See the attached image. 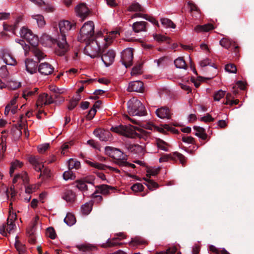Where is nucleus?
Listing matches in <instances>:
<instances>
[{
	"label": "nucleus",
	"mask_w": 254,
	"mask_h": 254,
	"mask_svg": "<svg viewBox=\"0 0 254 254\" xmlns=\"http://www.w3.org/2000/svg\"><path fill=\"white\" fill-rule=\"evenodd\" d=\"M220 45L225 49H229V48L232 45V42L227 38H222L220 41Z\"/></svg>",
	"instance_id": "e433bc0d"
},
{
	"label": "nucleus",
	"mask_w": 254,
	"mask_h": 254,
	"mask_svg": "<svg viewBox=\"0 0 254 254\" xmlns=\"http://www.w3.org/2000/svg\"><path fill=\"white\" fill-rule=\"evenodd\" d=\"M200 65L201 67H204L208 65H209L211 66L214 67V64H211L210 60L208 59H206L201 61L200 63Z\"/></svg>",
	"instance_id": "4d7b16f0"
},
{
	"label": "nucleus",
	"mask_w": 254,
	"mask_h": 254,
	"mask_svg": "<svg viewBox=\"0 0 254 254\" xmlns=\"http://www.w3.org/2000/svg\"><path fill=\"white\" fill-rule=\"evenodd\" d=\"M95 179V177L94 176H89L84 179L83 180L85 181L86 184L88 183L93 184Z\"/></svg>",
	"instance_id": "338daca9"
},
{
	"label": "nucleus",
	"mask_w": 254,
	"mask_h": 254,
	"mask_svg": "<svg viewBox=\"0 0 254 254\" xmlns=\"http://www.w3.org/2000/svg\"><path fill=\"white\" fill-rule=\"evenodd\" d=\"M93 134L103 141H107L110 136V132L100 128L95 129L93 131Z\"/></svg>",
	"instance_id": "dca6fc26"
},
{
	"label": "nucleus",
	"mask_w": 254,
	"mask_h": 254,
	"mask_svg": "<svg viewBox=\"0 0 254 254\" xmlns=\"http://www.w3.org/2000/svg\"><path fill=\"white\" fill-rule=\"evenodd\" d=\"M50 147L49 144L46 143L39 145L37 147L38 150L40 153H43L46 151Z\"/></svg>",
	"instance_id": "5fc2aeb1"
},
{
	"label": "nucleus",
	"mask_w": 254,
	"mask_h": 254,
	"mask_svg": "<svg viewBox=\"0 0 254 254\" xmlns=\"http://www.w3.org/2000/svg\"><path fill=\"white\" fill-rule=\"evenodd\" d=\"M86 163L91 167H94L100 170H105L106 168H108V166L104 164L97 162H92L89 160H86Z\"/></svg>",
	"instance_id": "393cba45"
},
{
	"label": "nucleus",
	"mask_w": 254,
	"mask_h": 254,
	"mask_svg": "<svg viewBox=\"0 0 254 254\" xmlns=\"http://www.w3.org/2000/svg\"><path fill=\"white\" fill-rule=\"evenodd\" d=\"M154 38L158 42L165 41L168 44L170 43V38L166 37L164 35L160 34H155L154 35Z\"/></svg>",
	"instance_id": "4c0bfd02"
},
{
	"label": "nucleus",
	"mask_w": 254,
	"mask_h": 254,
	"mask_svg": "<svg viewBox=\"0 0 254 254\" xmlns=\"http://www.w3.org/2000/svg\"><path fill=\"white\" fill-rule=\"evenodd\" d=\"M117 239H118V238H113L112 240H108L106 243L102 244V247L103 248H108L116 246L118 245H122L121 243H118L116 242Z\"/></svg>",
	"instance_id": "72a5a7b5"
},
{
	"label": "nucleus",
	"mask_w": 254,
	"mask_h": 254,
	"mask_svg": "<svg viewBox=\"0 0 254 254\" xmlns=\"http://www.w3.org/2000/svg\"><path fill=\"white\" fill-rule=\"evenodd\" d=\"M182 141L186 143L194 144V138L191 136H184L182 137Z\"/></svg>",
	"instance_id": "13d9d810"
},
{
	"label": "nucleus",
	"mask_w": 254,
	"mask_h": 254,
	"mask_svg": "<svg viewBox=\"0 0 254 254\" xmlns=\"http://www.w3.org/2000/svg\"><path fill=\"white\" fill-rule=\"evenodd\" d=\"M20 34L21 38L25 39L32 46L31 52L40 62L46 55L37 47L39 42L38 36L34 35L30 29L24 27L21 29Z\"/></svg>",
	"instance_id": "f03ea898"
},
{
	"label": "nucleus",
	"mask_w": 254,
	"mask_h": 254,
	"mask_svg": "<svg viewBox=\"0 0 254 254\" xmlns=\"http://www.w3.org/2000/svg\"><path fill=\"white\" fill-rule=\"evenodd\" d=\"M126 147L129 151L136 154H144L145 151L144 146L138 144H126Z\"/></svg>",
	"instance_id": "f3484780"
},
{
	"label": "nucleus",
	"mask_w": 254,
	"mask_h": 254,
	"mask_svg": "<svg viewBox=\"0 0 254 254\" xmlns=\"http://www.w3.org/2000/svg\"><path fill=\"white\" fill-rule=\"evenodd\" d=\"M94 24L89 21L84 24L81 28L78 40L81 42L94 39Z\"/></svg>",
	"instance_id": "20e7f679"
},
{
	"label": "nucleus",
	"mask_w": 254,
	"mask_h": 254,
	"mask_svg": "<svg viewBox=\"0 0 254 254\" xmlns=\"http://www.w3.org/2000/svg\"><path fill=\"white\" fill-rule=\"evenodd\" d=\"M133 58V49L127 48L122 53L121 61L126 68L130 66L132 64Z\"/></svg>",
	"instance_id": "1a4fd4ad"
},
{
	"label": "nucleus",
	"mask_w": 254,
	"mask_h": 254,
	"mask_svg": "<svg viewBox=\"0 0 254 254\" xmlns=\"http://www.w3.org/2000/svg\"><path fill=\"white\" fill-rule=\"evenodd\" d=\"M214 28V26L211 23H207L203 25H198L194 29V31L197 33L201 32H208Z\"/></svg>",
	"instance_id": "4be33fe9"
},
{
	"label": "nucleus",
	"mask_w": 254,
	"mask_h": 254,
	"mask_svg": "<svg viewBox=\"0 0 254 254\" xmlns=\"http://www.w3.org/2000/svg\"><path fill=\"white\" fill-rule=\"evenodd\" d=\"M127 112L130 115L142 116L146 114L145 107L135 98L130 99L127 103Z\"/></svg>",
	"instance_id": "7ed1b4c3"
},
{
	"label": "nucleus",
	"mask_w": 254,
	"mask_h": 254,
	"mask_svg": "<svg viewBox=\"0 0 254 254\" xmlns=\"http://www.w3.org/2000/svg\"><path fill=\"white\" fill-rule=\"evenodd\" d=\"M25 65L26 70L30 73L33 74L37 72V62L32 59H26L25 61Z\"/></svg>",
	"instance_id": "2eb2a0df"
},
{
	"label": "nucleus",
	"mask_w": 254,
	"mask_h": 254,
	"mask_svg": "<svg viewBox=\"0 0 254 254\" xmlns=\"http://www.w3.org/2000/svg\"><path fill=\"white\" fill-rule=\"evenodd\" d=\"M174 64L177 68H184L186 69L187 68V65L184 59L182 57H179L174 61Z\"/></svg>",
	"instance_id": "cd10ccee"
},
{
	"label": "nucleus",
	"mask_w": 254,
	"mask_h": 254,
	"mask_svg": "<svg viewBox=\"0 0 254 254\" xmlns=\"http://www.w3.org/2000/svg\"><path fill=\"white\" fill-rule=\"evenodd\" d=\"M111 130L116 133H120L127 137L134 138L138 136V133L135 131V128L131 125L112 127Z\"/></svg>",
	"instance_id": "0eeeda50"
},
{
	"label": "nucleus",
	"mask_w": 254,
	"mask_h": 254,
	"mask_svg": "<svg viewBox=\"0 0 254 254\" xmlns=\"http://www.w3.org/2000/svg\"><path fill=\"white\" fill-rule=\"evenodd\" d=\"M77 15L84 20L89 14V10L84 3H81L78 5L75 8Z\"/></svg>",
	"instance_id": "ddd939ff"
},
{
	"label": "nucleus",
	"mask_w": 254,
	"mask_h": 254,
	"mask_svg": "<svg viewBox=\"0 0 254 254\" xmlns=\"http://www.w3.org/2000/svg\"><path fill=\"white\" fill-rule=\"evenodd\" d=\"M80 166V163L79 161H76L73 159H70L68 161V168L69 170L73 169H78Z\"/></svg>",
	"instance_id": "473e14b6"
},
{
	"label": "nucleus",
	"mask_w": 254,
	"mask_h": 254,
	"mask_svg": "<svg viewBox=\"0 0 254 254\" xmlns=\"http://www.w3.org/2000/svg\"><path fill=\"white\" fill-rule=\"evenodd\" d=\"M29 162L32 165L34 169L37 172H40L39 178L44 176L48 178L51 177L50 170L47 168H44L43 164H41L39 157L38 156H31L29 158Z\"/></svg>",
	"instance_id": "423d86ee"
},
{
	"label": "nucleus",
	"mask_w": 254,
	"mask_h": 254,
	"mask_svg": "<svg viewBox=\"0 0 254 254\" xmlns=\"http://www.w3.org/2000/svg\"><path fill=\"white\" fill-rule=\"evenodd\" d=\"M141 65H138L133 67L131 71V75H136L140 73Z\"/></svg>",
	"instance_id": "0e129e2a"
},
{
	"label": "nucleus",
	"mask_w": 254,
	"mask_h": 254,
	"mask_svg": "<svg viewBox=\"0 0 254 254\" xmlns=\"http://www.w3.org/2000/svg\"><path fill=\"white\" fill-rule=\"evenodd\" d=\"M161 24L166 27H171L172 28H175L176 27V25L169 19L162 18L161 20Z\"/></svg>",
	"instance_id": "c9c22d12"
},
{
	"label": "nucleus",
	"mask_w": 254,
	"mask_h": 254,
	"mask_svg": "<svg viewBox=\"0 0 254 254\" xmlns=\"http://www.w3.org/2000/svg\"><path fill=\"white\" fill-rule=\"evenodd\" d=\"M214 119L209 114H207L205 116H204L200 118V121H203L204 122H210L214 121Z\"/></svg>",
	"instance_id": "052dcab7"
},
{
	"label": "nucleus",
	"mask_w": 254,
	"mask_h": 254,
	"mask_svg": "<svg viewBox=\"0 0 254 254\" xmlns=\"http://www.w3.org/2000/svg\"><path fill=\"white\" fill-rule=\"evenodd\" d=\"M3 62L8 65H14L16 64L15 59L9 53H5L2 56Z\"/></svg>",
	"instance_id": "b1692460"
},
{
	"label": "nucleus",
	"mask_w": 254,
	"mask_h": 254,
	"mask_svg": "<svg viewBox=\"0 0 254 254\" xmlns=\"http://www.w3.org/2000/svg\"><path fill=\"white\" fill-rule=\"evenodd\" d=\"M15 227V225L12 221L9 222L8 223L7 222L6 224H3L0 227V234L3 236H6V232L10 233Z\"/></svg>",
	"instance_id": "aec40b11"
},
{
	"label": "nucleus",
	"mask_w": 254,
	"mask_h": 254,
	"mask_svg": "<svg viewBox=\"0 0 254 254\" xmlns=\"http://www.w3.org/2000/svg\"><path fill=\"white\" fill-rule=\"evenodd\" d=\"M48 97V94L47 93H43L42 94H41L39 96L37 103L36 104L37 107H39V103H41V107H42L43 105L44 104V102H45L46 100L47 99V97Z\"/></svg>",
	"instance_id": "58836bf2"
},
{
	"label": "nucleus",
	"mask_w": 254,
	"mask_h": 254,
	"mask_svg": "<svg viewBox=\"0 0 254 254\" xmlns=\"http://www.w3.org/2000/svg\"><path fill=\"white\" fill-rule=\"evenodd\" d=\"M112 158L117 160L116 164H118L120 161H126L127 159V156L120 149L114 147Z\"/></svg>",
	"instance_id": "a211bd4d"
},
{
	"label": "nucleus",
	"mask_w": 254,
	"mask_h": 254,
	"mask_svg": "<svg viewBox=\"0 0 254 254\" xmlns=\"http://www.w3.org/2000/svg\"><path fill=\"white\" fill-rule=\"evenodd\" d=\"M38 90V88H35L34 89V91H29V90L25 91L23 92V97L24 98L26 99L27 96H32V95H34L36 93H37Z\"/></svg>",
	"instance_id": "603ef678"
},
{
	"label": "nucleus",
	"mask_w": 254,
	"mask_h": 254,
	"mask_svg": "<svg viewBox=\"0 0 254 254\" xmlns=\"http://www.w3.org/2000/svg\"><path fill=\"white\" fill-rule=\"evenodd\" d=\"M155 112L157 116L160 118L169 119L171 118L170 110L168 107H161L160 108L157 109Z\"/></svg>",
	"instance_id": "6ab92c4d"
},
{
	"label": "nucleus",
	"mask_w": 254,
	"mask_h": 254,
	"mask_svg": "<svg viewBox=\"0 0 254 254\" xmlns=\"http://www.w3.org/2000/svg\"><path fill=\"white\" fill-rule=\"evenodd\" d=\"M159 170H160L159 169H148L147 171V174L146 176L148 178H150L151 176H155L159 173Z\"/></svg>",
	"instance_id": "864d4df0"
},
{
	"label": "nucleus",
	"mask_w": 254,
	"mask_h": 254,
	"mask_svg": "<svg viewBox=\"0 0 254 254\" xmlns=\"http://www.w3.org/2000/svg\"><path fill=\"white\" fill-rule=\"evenodd\" d=\"M64 222L68 226H72L75 222L76 220L73 215L71 213H67L64 219Z\"/></svg>",
	"instance_id": "7c9ffc66"
},
{
	"label": "nucleus",
	"mask_w": 254,
	"mask_h": 254,
	"mask_svg": "<svg viewBox=\"0 0 254 254\" xmlns=\"http://www.w3.org/2000/svg\"><path fill=\"white\" fill-rule=\"evenodd\" d=\"M77 185L76 187L81 190H87V186L86 185V183L85 181L83 180H78L77 181Z\"/></svg>",
	"instance_id": "79ce46f5"
},
{
	"label": "nucleus",
	"mask_w": 254,
	"mask_h": 254,
	"mask_svg": "<svg viewBox=\"0 0 254 254\" xmlns=\"http://www.w3.org/2000/svg\"><path fill=\"white\" fill-rule=\"evenodd\" d=\"M188 4L190 7V10L191 11H198L199 10V8L197 6V5L193 2L190 1L188 2Z\"/></svg>",
	"instance_id": "69168bd1"
},
{
	"label": "nucleus",
	"mask_w": 254,
	"mask_h": 254,
	"mask_svg": "<svg viewBox=\"0 0 254 254\" xmlns=\"http://www.w3.org/2000/svg\"><path fill=\"white\" fill-rule=\"evenodd\" d=\"M225 95V92L222 90H220L216 92L214 95V100L218 101L222 98Z\"/></svg>",
	"instance_id": "a18cd8bd"
},
{
	"label": "nucleus",
	"mask_w": 254,
	"mask_h": 254,
	"mask_svg": "<svg viewBox=\"0 0 254 254\" xmlns=\"http://www.w3.org/2000/svg\"><path fill=\"white\" fill-rule=\"evenodd\" d=\"M63 198L67 202H72L75 200V195L72 190H67L65 192Z\"/></svg>",
	"instance_id": "a878e982"
},
{
	"label": "nucleus",
	"mask_w": 254,
	"mask_h": 254,
	"mask_svg": "<svg viewBox=\"0 0 254 254\" xmlns=\"http://www.w3.org/2000/svg\"><path fill=\"white\" fill-rule=\"evenodd\" d=\"M194 130H196L195 135L199 137L203 140H205L207 137V134L205 133V129L200 127L194 126Z\"/></svg>",
	"instance_id": "5701e85b"
},
{
	"label": "nucleus",
	"mask_w": 254,
	"mask_h": 254,
	"mask_svg": "<svg viewBox=\"0 0 254 254\" xmlns=\"http://www.w3.org/2000/svg\"><path fill=\"white\" fill-rule=\"evenodd\" d=\"M146 20H148L150 21V22L152 23L154 25H156L158 26V21L153 17L149 16L147 14H144V16L143 17Z\"/></svg>",
	"instance_id": "bf43d9fd"
},
{
	"label": "nucleus",
	"mask_w": 254,
	"mask_h": 254,
	"mask_svg": "<svg viewBox=\"0 0 254 254\" xmlns=\"http://www.w3.org/2000/svg\"><path fill=\"white\" fill-rule=\"evenodd\" d=\"M92 210V205L89 203H86L81 207V211L83 214L88 215Z\"/></svg>",
	"instance_id": "f704fd0d"
},
{
	"label": "nucleus",
	"mask_w": 254,
	"mask_h": 254,
	"mask_svg": "<svg viewBox=\"0 0 254 254\" xmlns=\"http://www.w3.org/2000/svg\"><path fill=\"white\" fill-rule=\"evenodd\" d=\"M171 129V127H169L168 125L165 124L162 126L161 127H158V130L162 133L165 132V130L167 131H170Z\"/></svg>",
	"instance_id": "680f3d73"
},
{
	"label": "nucleus",
	"mask_w": 254,
	"mask_h": 254,
	"mask_svg": "<svg viewBox=\"0 0 254 254\" xmlns=\"http://www.w3.org/2000/svg\"><path fill=\"white\" fill-rule=\"evenodd\" d=\"M46 235L51 239H55L56 237L55 230L53 227H49L47 229Z\"/></svg>",
	"instance_id": "37998d69"
},
{
	"label": "nucleus",
	"mask_w": 254,
	"mask_h": 254,
	"mask_svg": "<svg viewBox=\"0 0 254 254\" xmlns=\"http://www.w3.org/2000/svg\"><path fill=\"white\" fill-rule=\"evenodd\" d=\"M225 69L226 71L231 73H236L237 68L236 65L233 64H229L225 65Z\"/></svg>",
	"instance_id": "49530a36"
},
{
	"label": "nucleus",
	"mask_w": 254,
	"mask_h": 254,
	"mask_svg": "<svg viewBox=\"0 0 254 254\" xmlns=\"http://www.w3.org/2000/svg\"><path fill=\"white\" fill-rule=\"evenodd\" d=\"M63 178L65 180H68L69 179L74 180L75 178V176L71 170H69L64 173Z\"/></svg>",
	"instance_id": "ea45409f"
},
{
	"label": "nucleus",
	"mask_w": 254,
	"mask_h": 254,
	"mask_svg": "<svg viewBox=\"0 0 254 254\" xmlns=\"http://www.w3.org/2000/svg\"><path fill=\"white\" fill-rule=\"evenodd\" d=\"M115 56L116 53L114 50H108L107 48H103L99 57L101 58L106 66L108 67L114 63Z\"/></svg>",
	"instance_id": "6e6552de"
},
{
	"label": "nucleus",
	"mask_w": 254,
	"mask_h": 254,
	"mask_svg": "<svg viewBox=\"0 0 254 254\" xmlns=\"http://www.w3.org/2000/svg\"><path fill=\"white\" fill-rule=\"evenodd\" d=\"M129 11L144 12L145 10L138 2H133L128 7Z\"/></svg>",
	"instance_id": "bb28decb"
},
{
	"label": "nucleus",
	"mask_w": 254,
	"mask_h": 254,
	"mask_svg": "<svg viewBox=\"0 0 254 254\" xmlns=\"http://www.w3.org/2000/svg\"><path fill=\"white\" fill-rule=\"evenodd\" d=\"M32 17L36 20L38 26L39 27L42 28L45 25L46 22L43 15L40 14L34 15H32Z\"/></svg>",
	"instance_id": "c756f323"
},
{
	"label": "nucleus",
	"mask_w": 254,
	"mask_h": 254,
	"mask_svg": "<svg viewBox=\"0 0 254 254\" xmlns=\"http://www.w3.org/2000/svg\"><path fill=\"white\" fill-rule=\"evenodd\" d=\"M143 90V83L139 80L130 82L127 88L128 92H142Z\"/></svg>",
	"instance_id": "4468645a"
},
{
	"label": "nucleus",
	"mask_w": 254,
	"mask_h": 254,
	"mask_svg": "<svg viewBox=\"0 0 254 254\" xmlns=\"http://www.w3.org/2000/svg\"><path fill=\"white\" fill-rule=\"evenodd\" d=\"M147 25L148 23L145 21L136 22L132 24V29L136 33L141 31H146V26Z\"/></svg>",
	"instance_id": "412c9836"
},
{
	"label": "nucleus",
	"mask_w": 254,
	"mask_h": 254,
	"mask_svg": "<svg viewBox=\"0 0 254 254\" xmlns=\"http://www.w3.org/2000/svg\"><path fill=\"white\" fill-rule=\"evenodd\" d=\"M176 157H177L180 163L184 166L186 162V158L184 155L178 152H175L173 155L171 154H165L161 156L159 159L160 162H166L169 159L174 160Z\"/></svg>",
	"instance_id": "9b49d317"
},
{
	"label": "nucleus",
	"mask_w": 254,
	"mask_h": 254,
	"mask_svg": "<svg viewBox=\"0 0 254 254\" xmlns=\"http://www.w3.org/2000/svg\"><path fill=\"white\" fill-rule=\"evenodd\" d=\"M59 26L61 34L57 40L58 48L55 49V53L58 56H63L68 50V45L66 40V33L72 29H75L76 23L64 20L59 22Z\"/></svg>",
	"instance_id": "f257e3e1"
},
{
	"label": "nucleus",
	"mask_w": 254,
	"mask_h": 254,
	"mask_svg": "<svg viewBox=\"0 0 254 254\" xmlns=\"http://www.w3.org/2000/svg\"><path fill=\"white\" fill-rule=\"evenodd\" d=\"M143 179L146 181V183L144 184L149 190H153L158 188V184L152 180L145 178Z\"/></svg>",
	"instance_id": "c85d7f7f"
},
{
	"label": "nucleus",
	"mask_w": 254,
	"mask_h": 254,
	"mask_svg": "<svg viewBox=\"0 0 254 254\" xmlns=\"http://www.w3.org/2000/svg\"><path fill=\"white\" fill-rule=\"evenodd\" d=\"M96 188L97 189L96 191H95L92 194V197L97 198V200L101 201L102 200L103 198L101 195H97V193H100L103 195H107L110 193V190H113L114 188L108 186L107 185H101L97 186Z\"/></svg>",
	"instance_id": "9d476101"
},
{
	"label": "nucleus",
	"mask_w": 254,
	"mask_h": 254,
	"mask_svg": "<svg viewBox=\"0 0 254 254\" xmlns=\"http://www.w3.org/2000/svg\"><path fill=\"white\" fill-rule=\"evenodd\" d=\"M54 68L50 64L44 62L38 65V71L43 75H49L53 73Z\"/></svg>",
	"instance_id": "f8f14e48"
},
{
	"label": "nucleus",
	"mask_w": 254,
	"mask_h": 254,
	"mask_svg": "<svg viewBox=\"0 0 254 254\" xmlns=\"http://www.w3.org/2000/svg\"><path fill=\"white\" fill-rule=\"evenodd\" d=\"M50 90L51 91L53 92L54 93L56 94H61L62 93V92L61 91V89L58 88L55 86H52L50 87Z\"/></svg>",
	"instance_id": "774afa93"
},
{
	"label": "nucleus",
	"mask_w": 254,
	"mask_h": 254,
	"mask_svg": "<svg viewBox=\"0 0 254 254\" xmlns=\"http://www.w3.org/2000/svg\"><path fill=\"white\" fill-rule=\"evenodd\" d=\"M143 186L140 183H136L131 186V189L133 191H141L144 189Z\"/></svg>",
	"instance_id": "de8ad7c7"
},
{
	"label": "nucleus",
	"mask_w": 254,
	"mask_h": 254,
	"mask_svg": "<svg viewBox=\"0 0 254 254\" xmlns=\"http://www.w3.org/2000/svg\"><path fill=\"white\" fill-rule=\"evenodd\" d=\"M156 144L158 148L165 151H168V144L163 140L160 138H157L156 139Z\"/></svg>",
	"instance_id": "2f4dec72"
},
{
	"label": "nucleus",
	"mask_w": 254,
	"mask_h": 254,
	"mask_svg": "<svg viewBox=\"0 0 254 254\" xmlns=\"http://www.w3.org/2000/svg\"><path fill=\"white\" fill-rule=\"evenodd\" d=\"M86 46L84 48V53L91 58L99 57L102 49L100 48L97 41L94 39L85 41Z\"/></svg>",
	"instance_id": "39448f33"
},
{
	"label": "nucleus",
	"mask_w": 254,
	"mask_h": 254,
	"mask_svg": "<svg viewBox=\"0 0 254 254\" xmlns=\"http://www.w3.org/2000/svg\"><path fill=\"white\" fill-rule=\"evenodd\" d=\"M8 86L12 90H15L19 88L20 86V83L16 81H10L8 82Z\"/></svg>",
	"instance_id": "3c124183"
},
{
	"label": "nucleus",
	"mask_w": 254,
	"mask_h": 254,
	"mask_svg": "<svg viewBox=\"0 0 254 254\" xmlns=\"http://www.w3.org/2000/svg\"><path fill=\"white\" fill-rule=\"evenodd\" d=\"M15 247L19 254H26L25 246L24 245L16 241L15 244Z\"/></svg>",
	"instance_id": "c03bdc74"
},
{
	"label": "nucleus",
	"mask_w": 254,
	"mask_h": 254,
	"mask_svg": "<svg viewBox=\"0 0 254 254\" xmlns=\"http://www.w3.org/2000/svg\"><path fill=\"white\" fill-rule=\"evenodd\" d=\"M36 226V222H32L29 227L27 229L26 232L28 236L34 235Z\"/></svg>",
	"instance_id": "09e8293b"
},
{
	"label": "nucleus",
	"mask_w": 254,
	"mask_h": 254,
	"mask_svg": "<svg viewBox=\"0 0 254 254\" xmlns=\"http://www.w3.org/2000/svg\"><path fill=\"white\" fill-rule=\"evenodd\" d=\"M114 147L110 146H107L105 148V151L106 155L111 157H113Z\"/></svg>",
	"instance_id": "e2e57ef3"
},
{
	"label": "nucleus",
	"mask_w": 254,
	"mask_h": 254,
	"mask_svg": "<svg viewBox=\"0 0 254 254\" xmlns=\"http://www.w3.org/2000/svg\"><path fill=\"white\" fill-rule=\"evenodd\" d=\"M118 165L124 169H126L127 167H131L132 168H135L136 167L135 165L133 164L130 163L129 162L125 161H120L118 163Z\"/></svg>",
	"instance_id": "a19ab883"
},
{
	"label": "nucleus",
	"mask_w": 254,
	"mask_h": 254,
	"mask_svg": "<svg viewBox=\"0 0 254 254\" xmlns=\"http://www.w3.org/2000/svg\"><path fill=\"white\" fill-rule=\"evenodd\" d=\"M80 251H82L83 252L82 254H92V252L90 250L89 247L85 246H80L78 247Z\"/></svg>",
	"instance_id": "6e6d98bb"
},
{
	"label": "nucleus",
	"mask_w": 254,
	"mask_h": 254,
	"mask_svg": "<svg viewBox=\"0 0 254 254\" xmlns=\"http://www.w3.org/2000/svg\"><path fill=\"white\" fill-rule=\"evenodd\" d=\"M96 109L94 108H91L88 112L87 115L86 116V119L88 120L92 119L96 113Z\"/></svg>",
	"instance_id": "8fccbe9b"
}]
</instances>
